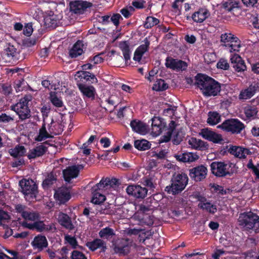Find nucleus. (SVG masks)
<instances>
[{
    "instance_id": "1",
    "label": "nucleus",
    "mask_w": 259,
    "mask_h": 259,
    "mask_svg": "<svg viewBox=\"0 0 259 259\" xmlns=\"http://www.w3.org/2000/svg\"><path fill=\"white\" fill-rule=\"evenodd\" d=\"M195 84L205 96H215L221 91V85L218 82L203 75L196 76Z\"/></svg>"
},
{
    "instance_id": "2",
    "label": "nucleus",
    "mask_w": 259,
    "mask_h": 259,
    "mask_svg": "<svg viewBox=\"0 0 259 259\" xmlns=\"http://www.w3.org/2000/svg\"><path fill=\"white\" fill-rule=\"evenodd\" d=\"M239 226L244 231L253 230L259 232V216L251 211L244 212L239 214Z\"/></svg>"
},
{
    "instance_id": "3",
    "label": "nucleus",
    "mask_w": 259,
    "mask_h": 259,
    "mask_svg": "<svg viewBox=\"0 0 259 259\" xmlns=\"http://www.w3.org/2000/svg\"><path fill=\"white\" fill-rule=\"evenodd\" d=\"M31 99L32 97L30 95H25L18 103L10 107L11 109L15 112L16 115H18L22 120L28 119L31 116L28 103Z\"/></svg>"
},
{
    "instance_id": "4",
    "label": "nucleus",
    "mask_w": 259,
    "mask_h": 259,
    "mask_svg": "<svg viewBox=\"0 0 259 259\" xmlns=\"http://www.w3.org/2000/svg\"><path fill=\"white\" fill-rule=\"evenodd\" d=\"M120 184L119 180L116 178H103L99 183L91 188L90 192L92 194H102L109 188H115Z\"/></svg>"
},
{
    "instance_id": "5",
    "label": "nucleus",
    "mask_w": 259,
    "mask_h": 259,
    "mask_svg": "<svg viewBox=\"0 0 259 259\" xmlns=\"http://www.w3.org/2000/svg\"><path fill=\"white\" fill-rule=\"evenodd\" d=\"M188 178L185 174H175L173 176L171 186H167L165 191L172 194H176L180 193L185 188Z\"/></svg>"
},
{
    "instance_id": "6",
    "label": "nucleus",
    "mask_w": 259,
    "mask_h": 259,
    "mask_svg": "<svg viewBox=\"0 0 259 259\" xmlns=\"http://www.w3.org/2000/svg\"><path fill=\"white\" fill-rule=\"evenodd\" d=\"M232 166L234 164L229 162L214 161L210 164V169L212 174L216 177H223L233 173Z\"/></svg>"
},
{
    "instance_id": "7",
    "label": "nucleus",
    "mask_w": 259,
    "mask_h": 259,
    "mask_svg": "<svg viewBox=\"0 0 259 259\" xmlns=\"http://www.w3.org/2000/svg\"><path fill=\"white\" fill-rule=\"evenodd\" d=\"M218 127L232 134H238L244 128L245 126L238 119L231 118L225 120Z\"/></svg>"
},
{
    "instance_id": "8",
    "label": "nucleus",
    "mask_w": 259,
    "mask_h": 259,
    "mask_svg": "<svg viewBox=\"0 0 259 259\" xmlns=\"http://www.w3.org/2000/svg\"><path fill=\"white\" fill-rule=\"evenodd\" d=\"M113 249L116 253L119 255H127L130 251L131 245L128 238H119L113 243Z\"/></svg>"
},
{
    "instance_id": "9",
    "label": "nucleus",
    "mask_w": 259,
    "mask_h": 259,
    "mask_svg": "<svg viewBox=\"0 0 259 259\" xmlns=\"http://www.w3.org/2000/svg\"><path fill=\"white\" fill-rule=\"evenodd\" d=\"M207 173V169L203 165L189 169L190 177L196 182H200L204 180L206 178Z\"/></svg>"
},
{
    "instance_id": "10",
    "label": "nucleus",
    "mask_w": 259,
    "mask_h": 259,
    "mask_svg": "<svg viewBox=\"0 0 259 259\" xmlns=\"http://www.w3.org/2000/svg\"><path fill=\"white\" fill-rule=\"evenodd\" d=\"M165 65L167 68L177 71L186 70L188 66L186 62L171 57L166 58Z\"/></svg>"
},
{
    "instance_id": "11",
    "label": "nucleus",
    "mask_w": 259,
    "mask_h": 259,
    "mask_svg": "<svg viewBox=\"0 0 259 259\" xmlns=\"http://www.w3.org/2000/svg\"><path fill=\"white\" fill-rule=\"evenodd\" d=\"M21 192L23 194H35L37 192V186L32 180H22L19 182Z\"/></svg>"
},
{
    "instance_id": "12",
    "label": "nucleus",
    "mask_w": 259,
    "mask_h": 259,
    "mask_svg": "<svg viewBox=\"0 0 259 259\" xmlns=\"http://www.w3.org/2000/svg\"><path fill=\"white\" fill-rule=\"evenodd\" d=\"M199 135L203 138L214 143H220L223 141L221 135L218 134L207 128L201 130Z\"/></svg>"
},
{
    "instance_id": "13",
    "label": "nucleus",
    "mask_w": 259,
    "mask_h": 259,
    "mask_svg": "<svg viewBox=\"0 0 259 259\" xmlns=\"http://www.w3.org/2000/svg\"><path fill=\"white\" fill-rule=\"evenodd\" d=\"M259 91V83L254 82L247 88L242 90L239 95L240 100H247L251 98L256 92Z\"/></svg>"
},
{
    "instance_id": "14",
    "label": "nucleus",
    "mask_w": 259,
    "mask_h": 259,
    "mask_svg": "<svg viewBox=\"0 0 259 259\" xmlns=\"http://www.w3.org/2000/svg\"><path fill=\"white\" fill-rule=\"evenodd\" d=\"M92 6L90 3L83 1H75L70 3V11L76 14L83 13L87 8Z\"/></svg>"
},
{
    "instance_id": "15",
    "label": "nucleus",
    "mask_w": 259,
    "mask_h": 259,
    "mask_svg": "<svg viewBox=\"0 0 259 259\" xmlns=\"http://www.w3.org/2000/svg\"><path fill=\"white\" fill-rule=\"evenodd\" d=\"M58 222L63 228L69 231H72L74 229L71 218L66 213L60 212L58 214Z\"/></svg>"
},
{
    "instance_id": "16",
    "label": "nucleus",
    "mask_w": 259,
    "mask_h": 259,
    "mask_svg": "<svg viewBox=\"0 0 259 259\" xmlns=\"http://www.w3.org/2000/svg\"><path fill=\"white\" fill-rule=\"evenodd\" d=\"M209 11L205 8L199 9L192 15L193 20L197 23H202L204 20L210 16Z\"/></svg>"
},
{
    "instance_id": "17",
    "label": "nucleus",
    "mask_w": 259,
    "mask_h": 259,
    "mask_svg": "<svg viewBox=\"0 0 259 259\" xmlns=\"http://www.w3.org/2000/svg\"><path fill=\"white\" fill-rule=\"evenodd\" d=\"M230 60L232 67L235 71L241 72L246 69V67L244 62L239 55L234 54L231 57Z\"/></svg>"
},
{
    "instance_id": "18",
    "label": "nucleus",
    "mask_w": 259,
    "mask_h": 259,
    "mask_svg": "<svg viewBox=\"0 0 259 259\" xmlns=\"http://www.w3.org/2000/svg\"><path fill=\"white\" fill-rule=\"evenodd\" d=\"M151 120L152 133L155 136L159 135L165 127V123L159 117H154Z\"/></svg>"
},
{
    "instance_id": "19",
    "label": "nucleus",
    "mask_w": 259,
    "mask_h": 259,
    "mask_svg": "<svg viewBox=\"0 0 259 259\" xmlns=\"http://www.w3.org/2000/svg\"><path fill=\"white\" fill-rule=\"evenodd\" d=\"M188 144L191 148L201 151L206 150L208 149L209 147L207 142L194 137L189 139Z\"/></svg>"
},
{
    "instance_id": "20",
    "label": "nucleus",
    "mask_w": 259,
    "mask_h": 259,
    "mask_svg": "<svg viewBox=\"0 0 259 259\" xmlns=\"http://www.w3.org/2000/svg\"><path fill=\"white\" fill-rule=\"evenodd\" d=\"M85 245L92 251L98 248H101V250L104 252L107 249L106 243L103 240L99 238L95 239L92 241L87 242L85 243Z\"/></svg>"
},
{
    "instance_id": "21",
    "label": "nucleus",
    "mask_w": 259,
    "mask_h": 259,
    "mask_svg": "<svg viewBox=\"0 0 259 259\" xmlns=\"http://www.w3.org/2000/svg\"><path fill=\"white\" fill-rule=\"evenodd\" d=\"M175 157L179 161L183 162H192L199 158V156L192 152H185L176 154Z\"/></svg>"
},
{
    "instance_id": "22",
    "label": "nucleus",
    "mask_w": 259,
    "mask_h": 259,
    "mask_svg": "<svg viewBox=\"0 0 259 259\" xmlns=\"http://www.w3.org/2000/svg\"><path fill=\"white\" fill-rule=\"evenodd\" d=\"M47 145H49V144L46 142L30 150L27 156L28 158L30 159L35 158L44 155L46 152L48 148Z\"/></svg>"
},
{
    "instance_id": "23",
    "label": "nucleus",
    "mask_w": 259,
    "mask_h": 259,
    "mask_svg": "<svg viewBox=\"0 0 259 259\" xmlns=\"http://www.w3.org/2000/svg\"><path fill=\"white\" fill-rule=\"evenodd\" d=\"M31 244L34 248H37L39 250H41L47 247L48 243L45 236L38 235L34 237Z\"/></svg>"
},
{
    "instance_id": "24",
    "label": "nucleus",
    "mask_w": 259,
    "mask_h": 259,
    "mask_svg": "<svg viewBox=\"0 0 259 259\" xmlns=\"http://www.w3.org/2000/svg\"><path fill=\"white\" fill-rule=\"evenodd\" d=\"M144 44L139 46L134 54V60L139 62L141 61L143 55L147 51L150 45V42L147 38L144 39Z\"/></svg>"
},
{
    "instance_id": "25",
    "label": "nucleus",
    "mask_w": 259,
    "mask_h": 259,
    "mask_svg": "<svg viewBox=\"0 0 259 259\" xmlns=\"http://www.w3.org/2000/svg\"><path fill=\"white\" fill-rule=\"evenodd\" d=\"M231 153L239 158H245L246 156L251 154L248 149L242 147H233L231 149Z\"/></svg>"
},
{
    "instance_id": "26",
    "label": "nucleus",
    "mask_w": 259,
    "mask_h": 259,
    "mask_svg": "<svg viewBox=\"0 0 259 259\" xmlns=\"http://www.w3.org/2000/svg\"><path fill=\"white\" fill-rule=\"evenodd\" d=\"M131 126L135 132L140 134H145L147 133L146 125L141 121L133 120L131 122Z\"/></svg>"
},
{
    "instance_id": "27",
    "label": "nucleus",
    "mask_w": 259,
    "mask_h": 259,
    "mask_svg": "<svg viewBox=\"0 0 259 259\" xmlns=\"http://www.w3.org/2000/svg\"><path fill=\"white\" fill-rule=\"evenodd\" d=\"M65 181L70 183L71 180L76 178L78 175V170L75 167L69 166L63 171Z\"/></svg>"
},
{
    "instance_id": "28",
    "label": "nucleus",
    "mask_w": 259,
    "mask_h": 259,
    "mask_svg": "<svg viewBox=\"0 0 259 259\" xmlns=\"http://www.w3.org/2000/svg\"><path fill=\"white\" fill-rule=\"evenodd\" d=\"M58 19L57 16L52 12L46 15L44 18V24L47 28H55L57 26Z\"/></svg>"
},
{
    "instance_id": "29",
    "label": "nucleus",
    "mask_w": 259,
    "mask_h": 259,
    "mask_svg": "<svg viewBox=\"0 0 259 259\" xmlns=\"http://www.w3.org/2000/svg\"><path fill=\"white\" fill-rule=\"evenodd\" d=\"M126 191L127 194H147L148 189L139 185H129Z\"/></svg>"
},
{
    "instance_id": "30",
    "label": "nucleus",
    "mask_w": 259,
    "mask_h": 259,
    "mask_svg": "<svg viewBox=\"0 0 259 259\" xmlns=\"http://www.w3.org/2000/svg\"><path fill=\"white\" fill-rule=\"evenodd\" d=\"M83 44L80 41H77L69 51V55L71 58H76L83 53Z\"/></svg>"
},
{
    "instance_id": "31",
    "label": "nucleus",
    "mask_w": 259,
    "mask_h": 259,
    "mask_svg": "<svg viewBox=\"0 0 259 259\" xmlns=\"http://www.w3.org/2000/svg\"><path fill=\"white\" fill-rule=\"evenodd\" d=\"M78 88L84 96L89 98H94L95 94L94 87L80 84L78 85Z\"/></svg>"
},
{
    "instance_id": "32",
    "label": "nucleus",
    "mask_w": 259,
    "mask_h": 259,
    "mask_svg": "<svg viewBox=\"0 0 259 259\" xmlns=\"http://www.w3.org/2000/svg\"><path fill=\"white\" fill-rule=\"evenodd\" d=\"M16 114L9 112L2 113L0 114V123L3 124H11L15 122Z\"/></svg>"
},
{
    "instance_id": "33",
    "label": "nucleus",
    "mask_w": 259,
    "mask_h": 259,
    "mask_svg": "<svg viewBox=\"0 0 259 259\" xmlns=\"http://www.w3.org/2000/svg\"><path fill=\"white\" fill-rule=\"evenodd\" d=\"M209 189L211 193L218 194H227L232 193V190L229 189H224V187L215 184H210Z\"/></svg>"
},
{
    "instance_id": "34",
    "label": "nucleus",
    "mask_w": 259,
    "mask_h": 259,
    "mask_svg": "<svg viewBox=\"0 0 259 259\" xmlns=\"http://www.w3.org/2000/svg\"><path fill=\"white\" fill-rule=\"evenodd\" d=\"M75 76L81 79H84L87 81H91L92 83H97L98 80L96 76L88 71H78Z\"/></svg>"
},
{
    "instance_id": "35",
    "label": "nucleus",
    "mask_w": 259,
    "mask_h": 259,
    "mask_svg": "<svg viewBox=\"0 0 259 259\" xmlns=\"http://www.w3.org/2000/svg\"><path fill=\"white\" fill-rule=\"evenodd\" d=\"M176 126V124L175 122L173 120H171L169 123V128L167 129V131L165 135L161 138V142H167L170 140V138L175 130Z\"/></svg>"
},
{
    "instance_id": "36",
    "label": "nucleus",
    "mask_w": 259,
    "mask_h": 259,
    "mask_svg": "<svg viewBox=\"0 0 259 259\" xmlns=\"http://www.w3.org/2000/svg\"><path fill=\"white\" fill-rule=\"evenodd\" d=\"M221 121V116L217 112H209L208 114L207 122L211 125L218 124Z\"/></svg>"
},
{
    "instance_id": "37",
    "label": "nucleus",
    "mask_w": 259,
    "mask_h": 259,
    "mask_svg": "<svg viewBox=\"0 0 259 259\" xmlns=\"http://www.w3.org/2000/svg\"><path fill=\"white\" fill-rule=\"evenodd\" d=\"M119 47L122 51L125 61L126 62L131 59V52L126 41H121L119 44Z\"/></svg>"
},
{
    "instance_id": "38",
    "label": "nucleus",
    "mask_w": 259,
    "mask_h": 259,
    "mask_svg": "<svg viewBox=\"0 0 259 259\" xmlns=\"http://www.w3.org/2000/svg\"><path fill=\"white\" fill-rule=\"evenodd\" d=\"M9 152L11 155L13 157H21L25 153L26 149L23 146L18 145L14 149H10Z\"/></svg>"
},
{
    "instance_id": "39",
    "label": "nucleus",
    "mask_w": 259,
    "mask_h": 259,
    "mask_svg": "<svg viewBox=\"0 0 259 259\" xmlns=\"http://www.w3.org/2000/svg\"><path fill=\"white\" fill-rule=\"evenodd\" d=\"M138 220L141 223L149 226H152L154 223V217L148 214H142V215L138 216Z\"/></svg>"
},
{
    "instance_id": "40",
    "label": "nucleus",
    "mask_w": 259,
    "mask_h": 259,
    "mask_svg": "<svg viewBox=\"0 0 259 259\" xmlns=\"http://www.w3.org/2000/svg\"><path fill=\"white\" fill-rule=\"evenodd\" d=\"M57 180L56 175L51 172L49 174L47 178L44 180L42 186L44 189H47L53 185Z\"/></svg>"
},
{
    "instance_id": "41",
    "label": "nucleus",
    "mask_w": 259,
    "mask_h": 259,
    "mask_svg": "<svg viewBox=\"0 0 259 259\" xmlns=\"http://www.w3.org/2000/svg\"><path fill=\"white\" fill-rule=\"evenodd\" d=\"M115 235L114 230L108 227L103 228L99 232V235L102 238L108 239Z\"/></svg>"
},
{
    "instance_id": "42",
    "label": "nucleus",
    "mask_w": 259,
    "mask_h": 259,
    "mask_svg": "<svg viewBox=\"0 0 259 259\" xmlns=\"http://www.w3.org/2000/svg\"><path fill=\"white\" fill-rule=\"evenodd\" d=\"M135 147L140 150H146L150 148L151 144L146 140H136L134 143Z\"/></svg>"
},
{
    "instance_id": "43",
    "label": "nucleus",
    "mask_w": 259,
    "mask_h": 259,
    "mask_svg": "<svg viewBox=\"0 0 259 259\" xmlns=\"http://www.w3.org/2000/svg\"><path fill=\"white\" fill-rule=\"evenodd\" d=\"M52 136L47 131L45 124H43L39 131V134L35 138L37 141H42L47 138H51Z\"/></svg>"
},
{
    "instance_id": "44",
    "label": "nucleus",
    "mask_w": 259,
    "mask_h": 259,
    "mask_svg": "<svg viewBox=\"0 0 259 259\" xmlns=\"http://www.w3.org/2000/svg\"><path fill=\"white\" fill-rule=\"evenodd\" d=\"M168 87V85L164 80L158 79L154 84L153 89L156 91H162L166 90Z\"/></svg>"
},
{
    "instance_id": "45",
    "label": "nucleus",
    "mask_w": 259,
    "mask_h": 259,
    "mask_svg": "<svg viewBox=\"0 0 259 259\" xmlns=\"http://www.w3.org/2000/svg\"><path fill=\"white\" fill-rule=\"evenodd\" d=\"M198 207L202 209H205L207 212L212 214H214L217 210L216 206L211 204L209 202L205 203H199Z\"/></svg>"
},
{
    "instance_id": "46",
    "label": "nucleus",
    "mask_w": 259,
    "mask_h": 259,
    "mask_svg": "<svg viewBox=\"0 0 259 259\" xmlns=\"http://www.w3.org/2000/svg\"><path fill=\"white\" fill-rule=\"evenodd\" d=\"M52 229V225L46 226L43 221H39L35 222V230L38 232L44 231H51Z\"/></svg>"
},
{
    "instance_id": "47",
    "label": "nucleus",
    "mask_w": 259,
    "mask_h": 259,
    "mask_svg": "<svg viewBox=\"0 0 259 259\" xmlns=\"http://www.w3.org/2000/svg\"><path fill=\"white\" fill-rule=\"evenodd\" d=\"M50 100L53 105L56 107H61L63 105L62 100L57 96L55 93L51 92Z\"/></svg>"
},
{
    "instance_id": "48",
    "label": "nucleus",
    "mask_w": 259,
    "mask_h": 259,
    "mask_svg": "<svg viewBox=\"0 0 259 259\" xmlns=\"http://www.w3.org/2000/svg\"><path fill=\"white\" fill-rule=\"evenodd\" d=\"M22 217L25 220L35 221L39 218V215L36 212H31L26 211L22 214Z\"/></svg>"
},
{
    "instance_id": "49",
    "label": "nucleus",
    "mask_w": 259,
    "mask_h": 259,
    "mask_svg": "<svg viewBox=\"0 0 259 259\" xmlns=\"http://www.w3.org/2000/svg\"><path fill=\"white\" fill-rule=\"evenodd\" d=\"M233 40H237V37L231 33H225L222 34L221 36V41L225 44L232 43Z\"/></svg>"
},
{
    "instance_id": "50",
    "label": "nucleus",
    "mask_w": 259,
    "mask_h": 259,
    "mask_svg": "<svg viewBox=\"0 0 259 259\" xmlns=\"http://www.w3.org/2000/svg\"><path fill=\"white\" fill-rule=\"evenodd\" d=\"M159 21L158 19L153 17H147L144 24V27L146 28H150L158 24Z\"/></svg>"
},
{
    "instance_id": "51",
    "label": "nucleus",
    "mask_w": 259,
    "mask_h": 259,
    "mask_svg": "<svg viewBox=\"0 0 259 259\" xmlns=\"http://www.w3.org/2000/svg\"><path fill=\"white\" fill-rule=\"evenodd\" d=\"M76 193L71 186H64L59 189L58 194H75ZM55 194H57V192H55Z\"/></svg>"
},
{
    "instance_id": "52",
    "label": "nucleus",
    "mask_w": 259,
    "mask_h": 259,
    "mask_svg": "<svg viewBox=\"0 0 259 259\" xmlns=\"http://www.w3.org/2000/svg\"><path fill=\"white\" fill-rule=\"evenodd\" d=\"M54 198L59 205L64 204L71 198V195H54Z\"/></svg>"
},
{
    "instance_id": "53",
    "label": "nucleus",
    "mask_w": 259,
    "mask_h": 259,
    "mask_svg": "<svg viewBox=\"0 0 259 259\" xmlns=\"http://www.w3.org/2000/svg\"><path fill=\"white\" fill-rule=\"evenodd\" d=\"M226 46H228L230 49V52L239 51L240 47V42L239 39L237 37V40H233L232 43L225 45Z\"/></svg>"
},
{
    "instance_id": "54",
    "label": "nucleus",
    "mask_w": 259,
    "mask_h": 259,
    "mask_svg": "<svg viewBox=\"0 0 259 259\" xmlns=\"http://www.w3.org/2000/svg\"><path fill=\"white\" fill-rule=\"evenodd\" d=\"M106 195H93L91 202L95 204L100 205L106 200Z\"/></svg>"
},
{
    "instance_id": "55",
    "label": "nucleus",
    "mask_w": 259,
    "mask_h": 259,
    "mask_svg": "<svg viewBox=\"0 0 259 259\" xmlns=\"http://www.w3.org/2000/svg\"><path fill=\"white\" fill-rule=\"evenodd\" d=\"M12 91V87L8 84H2L0 87V92L4 95L8 96L10 95Z\"/></svg>"
},
{
    "instance_id": "56",
    "label": "nucleus",
    "mask_w": 259,
    "mask_h": 259,
    "mask_svg": "<svg viewBox=\"0 0 259 259\" xmlns=\"http://www.w3.org/2000/svg\"><path fill=\"white\" fill-rule=\"evenodd\" d=\"M65 239L72 246V248H76L78 246V242L74 237L67 235L65 236Z\"/></svg>"
},
{
    "instance_id": "57",
    "label": "nucleus",
    "mask_w": 259,
    "mask_h": 259,
    "mask_svg": "<svg viewBox=\"0 0 259 259\" xmlns=\"http://www.w3.org/2000/svg\"><path fill=\"white\" fill-rule=\"evenodd\" d=\"M244 113L247 117H252L256 115L257 111L254 108L247 107L244 109Z\"/></svg>"
},
{
    "instance_id": "58",
    "label": "nucleus",
    "mask_w": 259,
    "mask_h": 259,
    "mask_svg": "<svg viewBox=\"0 0 259 259\" xmlns=\"http://www.w3.org/2000/svg\"><path fill=\"white\" fill-rule=\"evenodd\" d=\"M10 219V216L8 212L3 210H0V225L3 223L8 222Z\"/></svg>"
},
{
    "instance_id": "59",
    "label": "nucleus",
    "mask_w": 259,
    "mask_h": 259,
    "mask_svg": "<svg viewBox=\"0 0 259 259\" xmlns=\"http://www.w3.org/2000/svg\"><path fill=\"white\" fill-rule=\"evenodd\" d=\"M71 259H87L85 255L78 250H73L71 253Z\"/></svg>"
},
{
    "instance_id": "60",
    "label": "nucleus",
    "mask_w": 259,
    "mask_h": 259,
    "mask_svg": "<svg viewBox=\"0 0 259 259\" xmlns=\"http://www.w3.org/2000/svg\"><path fill=\"white\" fill-rule=\"evenodd\" d=\"M5 50L8 56L13 58L15 57L17 54L16 49L12 45H9Z\"/></svg>"
},
{
    "instance_id": "61",
    "label": "nucleus",
    "mask_w": 259,
    "mask_h": 259,
    "mask_svg": "<svg viewBox=\"0 0 259 259\" xmlns=\"http://www.w3.org/2000/svg\"><path fill=\"white\" fill-rule=\"evenodd\" d=\"M139 234V240L140 242L144 243L146 239H149V236H146V234H149L150 236H152V233L149 231H140Z\"/></svg>"
},
{
    "instance_id": "62",
    "label": "nucleus",
    "mask_w": 259,
    "mask_h": 259,
    "mask_svg": "<svg viewBox=\"0 0 259 259\" xmlns=\"http://www.w3.org/2000/svg\"><path fill=\"white\" fill-rule=\"evenodd\" d=\"M32 32L33 28L32 23H29L26 24L23 29V33L25 35L29 36L31 35Z\"/></svg>"
},
{
    "instance_id": "63",
    "label": "nucleus",
    "mask_w": 259,
    "mask_h": 259,
    "mask_svg": "<svg viewBox=\"0 0 259 259\" xmlns=\"http://www.w3.org/2000/svg\"><path fill=\"white\" fill-rule=\"evenodd\" d=\"M144 185L146 187L144 188H147L148 191H150L149 193H151L153 192V189L155 187L151 180H145L144 181Z\"/></svg>"
},
{
    "instance_id": "64",
    "label": "nucleus",
    "mask_w": 259,
    "mask_h": 259,
    "mask_svg": "<svg viewBox=\"0 0 259 259\" xmlns=\"http://www.w3.org/2000/svg\"><path fill=\"white\" fill-rule=\"evenodd\" d=\"M217 67L224 70H227L229 68V65L226 60L221 59L218 63Z\"/></svg>"
}]
</instances>
